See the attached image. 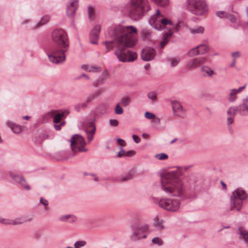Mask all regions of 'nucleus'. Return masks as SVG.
Returning a JSON list of instances; mask_svg holds the SVG:
<instances>
[{"label": "nucleus", "instance_id": "nucleus-1", "mask_svg": "<svg viewBox=\"0 0 248 248\" xmlns=\"http://www.w3.org/2000/svg\"><path fill=\"white\" fill-rule=\"evenodd\" d=\"M137 33V29L132 26L119 25L115 27L109 32V36L112 40L103 42L106 47L105 52L108 53L115 47L116 49L114 54L119 61H134L137 59V54L128 48L136 45L137 40L134 34Z\"/></svg>", "mask_w": 248, "mask_h": 248}, {"label": "nucleus", "instance_id": "nucleus-2", "mask_svg": "<svg viewBox=\"0 0 248 248\" xmlns=\"http://www.w3.org/2000/svg\"><path fill=\"white\" fill-rule=\"evenodd\" d=\"M52 38L54 46L47 54L48 59L54 63H62L65 60V52L69 47L67 34L63 30L57 29L52 32Z\"/></svg>", "mask_w": 248, "mask_h": 248}, {"label": "nucleus", "instance_id": "nucleus-3", "mask_svg": "<svg viewBox=\"0 0 248 248\" xmlns=\"http://www.w3.org/2000/svg\"><path fill=\"white\" fill-rule=\"evenodd\" d=\"M162 189L168 194L182 197L185 192L183 184L178 177L177 171L168 172L161 176Z\"/></svg>", "mask_w": 248, "mask_h": 248}, {"label": "nucleus", "instance_id": "nucleus-4", "mask_svg": "<svg viewBox=\"0 0 248 248\" xmlns=\"http://www.w3.org/2000/svg\"><path fill=\"white\" fill-rule=\"evenodd\" d=\"M150 9L147 0H131L129 14L132 19L137 20Z\"/></svg>", "mask_w": 248, "mask_h": 248}, {"label": "nucleus", "instance_id": "nucleus-5", "mask_svg": "<svg viewBox=\"0 0 248 248\" xmlns=\"http://www.w3.org/2000/svg\"><path fill=\"white\" fill-rule=\"evenodd\" d=\"M186 8L196 16L204 15L207 11V5L204 0H186Z\"/></svg>", "mask_w": 248, "mask_h": 248}, {"label": "nucleus", "instance_id": "nucleus-6", "mask_svg": "<svg viewBox=\"0 0 248 248\" xmlns=\"http://www.w3.org/2000/svg\"><path fill=\"white\" fill-rule=\"evenodd\" d=\"M248 194L245 190L237 188L232 193L231 196V210L236 209L239 211L243 205V202L248 198Z\"/></svg>", "mask_w": 248, "mask_h": 248}, {"label": "nucleus", "instance_id": "nucleus-7", "mask_svg": "<svg viewBox=\"0 0 248 248\" xmlns=\"http://www.w3.org/2000/svg\"><path fill=\"white\" fill-rule=\"evenodd\" d=\"M149 23L153 28L157 30H161L164 29L166 25H172L171 21L166 18H164L159 10H156L155 14L150 17Z\"/></svg>", "mask_w": 248, "mask_h": 248}, {"label": "nucleus", "instance_id": "nucleus-8", "mask_svg": "<svg viewBox=\"0 0 248 248\" xmlns=\"http://www.w3.org/2000/svg\"><path fill=\"white\" fill-rule=\"evenodd\" d=\"M71 147L73 152H76L77 150L80 152H85L87 149L85 148L86 142L83 137L78 134L73 135L70 140Z\"/></svg>", "mask_w": 248, "mask_h": 248}, {"label": "nucleus", "instance_id": "nucleus-9", "mask_svg": "<svg viewBox=\"0 0 248 248\" xmlns=\"http://www.w3.org/2000/svg\"><path fill=\"white\" fill-rule=\"evenodd\" d=\"M159 206L168 211L176 212L180 207V200L177 199H161L158 202Z\"/></svg>", "mask_w": 248, "mask_h": 248}, {"label": "nucleus", "instance_id": "nucleus-10", "mask_svg": "<svg viewBox=\"0 0 248 248\" xmlns=\"http://www.w3.org/2000/svg\"><path fill=\"white\" fill-rule=\"evenodd\" d=\"M148 230V226L147 225L134 226L133 228V234L131 236V239L133 241H136L141 238H146V235L142 234L147 232Z\"/></svg>", "mask_w": 248, "mask_h": 248}, {"label": "nucleus", "instance_id": "nucleus-11", "mask_svg": "<svg viewBox=\"0 0 248 248\" xmlns=\"http://www.w3.org/2000/svg\"><path fill=\"white\" fill-rule=\"evenodd\" d=\"M173 114L175 116L184 118L186 115V110L181 103L177 100H173L171 102Z\"/></svg>", "mask_w": 248, "mask_h": 248}, {"label": "nucleus", "instance_id": "nucleus-12", "mask_svg": "<svg viewBox=\"0 0 248 248\" xmlns=\"http://www.w3.org/2000/svg\"><path fill=\"white\" fill-rule=\"evenodd\" d=\"M206 62L204 57H199L190 60L186 64V67L187 70H192L199 67Z\"/></svg>", "mask_w": 248, "mask_h": 248}, {"label": "nucleus", "instance_id": "nucleus-13", "mask_svg": "<svg viewBox=\"0 0 248 248\" xmlns=\"http://www.w3.org/2000/svg\"><path fill=\"white\" fill-rule=\"evenodd\" d=\"M155 50L151 47H146L143 49L141 53V57L144 61H151L155 57Z\"/></svg>", "mask_w": 248, "mask_h": 248}, {"label": "nucleus", "instance_id": "nucleus-14", "mask_svg": "<svg viewBox=\"0 0 248 248\" xmlns=\"http://www.w3.org/2000/svg\"><path fill=\"white\" fill-rule=\"evenodd\" d=\"M10 175L12 179L17 183L19 184L22 187L29 190L31 189L30 186L27 184L25 178L20 175L14 174L12 172H10Z\"/></svg>", "mask_w": 248, "mask_h": 248}, {"label": "nucleus", "instance_id": "nucleus-15", "mask_svg": "<svg viewBox=\"0 0 248 248\" xmlns=\"http://www.w3.org/2000/svg\"><path fill=\"white\" fill-rule=\"evenodd\" d=\"M95 131L96 127L93 122H89L87 124V126L85 129V132L86 134L88 141L90 142L93 140Z\"/></svg>", "mask_w": 248, "mask_h": 248}, {"label": "nucleus", "instance_id": "nucleus-16", "mask_svg": "<svg viewBox=\"0 0 248 248\" xmlns=\"http://www.w3.org/2000/svg\"><path fill=\"white\" fill-rule=\"evenodd\" d=\"M100 31L101 26L99 25H95L91 31L90 35V39L92 44H97Z\"/></svg>", "mask_w": 248, "mask_h": 248}, {"label": "nucleus", "instance_id": "nucleus-17", "mask_svg": "<svg viewBox=\"0 0 248 248\" xmlns=\"http://www.w3.org/2000/svg\"><path fill=\"white\" fill-rule=\"evenodd\" d=\"M78 0H70L67 6V15L69 17H73L78 9Z\"/></svg>", "mask_w": 248, "mask_h": 248}, {"label": "nucleus", "instance_id": "nucleus-18", "mask_svg": "<svg viewBox=\"0 0 248 248\" xmlns=\"http://www.w3.org/2000/svg\"><path fill=\"white\" fill-rule=\"evenodd\" d=\"M239 112L238 107L233 106L230 107L227 111V113L228 115L227 117V124L230 125L232 124L234 121V117L236 115V112Z\"/></svg>", "mask_w": 248, "mask_h": 248}, {"label": "nucleus", "instance_id": "nucleus-19", "mask_svg": "<svg viewBox=\"0 0 248 248\" xmlns=\"http://www.w3.org/2000/svg\"><path fill=\"white\" fill-rule=\"evenodd\" d=\"M239 113L242 115H246L248 113V97L244 99L242 103L238 106Z\"/></svg>", "mask_w": 248, "mask_h": 248}, {"label": "nucleus", "instance_id": "nucleus-20", "mask_svg": "<svg viewBox=\"0 0 248 248\" xmlns=\"http://www.w3.org/2000/svg\"><path fill=\"white\" fill-rule=\"evenodd\" d=\"M168 30V31L163 34L162 40L160 43V46L162 48L168 43L172 34L171 29L169 28Z\"/></svg>", "mask_w": 248, "mask_h": 248}, {"label": "nucleus", "instance_id": "nucleus-21", "mask_svg": "<svg viewBox=\"0 0 248 248\" xmlns=\"http://www.w3.org/2000/svg\"><path fill=\"white\" fill-rule=\"evenodd\" d=\"M237 233L239 235V238L243 240L246 243L248 244V231L242 227H239L237 230Z\"/></svg>", "mask_w": 248, "mask_h": 248}, {"label": "nucleus", "instance_id": "nucleus-22", "mask_svg": "<svg viewBox=\"0 0 248 248\" xmlns=\"http://www.w3.org/2000/svg\"><path fill=\"white\" fill-rule=\"evenodd\" d=\"M230 10L233 13L236 15L234 16L231 14H227L226 18H228L231 22L233 23H235L237 19L238 18L239 19L240 18L239 13L233 10V6L232 5L231 6Z\"/></svg>", "mask_w": 248, "mask_h": 248}, {"label": "nucleus", "instance_id": "nucleus-23", "mask_svg": "<svg viewBox=\"0 0 248 248\" xmlns=\"http://www.w3.org/2000/svg\"><path fill=\"white\" fill-rule=\"evenodd\" d=\"M77 220V217L72 215H66L62 216L60 217V220L63 222H68L72 223L75 222Z\"/></svg>", "mask_w": 248, "mask_h": 248}, {"label": "nucleus", "instance_id": "nucleus-24", "mask_svg": "<svg viewBox=\"0 0 248 248\" xmlns=\"http://www.w3.org/2000/svg\"><path fill=\"white\" fill-rule=\"evenodd\" d=\"M7 124L14 133H19L21 131V128L19 125L11 122H7Z\"/></svg>", "mask_w": 248, "mask_h": 248}, {"label": "nucleus", "instance_id": "nucleus-25", "mask_svg": "<svg viewBox=\"0 0 248 248\" xmlns=\"http://www.w3.org/2000/svg\"><path fill=\"white\" fill-rule=\"evenodd\" d=\"M163 221L159 220L157 216L155 217L154 219V227L156 228L157 230L161 231L164 229L163 225Z\"/></svg>", "mask_w": 248, "mask_h": 248}, {"label": "nucleus", "instance_id": "nucleus-26", "mask_svg": "<svg viewBox=\"0 0 248 248\" xmlns=\"http://www.w3.org/2000/svg\"><path fill=\"white\" fill-rule=\"evenodd\" d=\"M201 72L203 73L202 74L203 77H211L214 73L213 71L208 66H203L201 68Z\"/></svg>", "mask_w": 248, "mask_h": 248}, {"label": "nucleus", "instance_id": "nucleus-27", "mask_svg": "<svg viewBox=\"0 0 248 248\" xmlns=\"http://www.w3.org/2000/svg\"><path fill=\"white\" fill-rule=\"evenodd\" d=\"M141 35L144 40H149L151 37L152 32L147 29H143L141 31Z\"/></svg>", "mask_w": 248, "mask_h": 248}, {"label": "nucleus", "instance_id": "nucleus-28", "mask_svg": "<svg viewBox=\"0 0 248 248\" xmlns=\"http://www.w3.org/2000/svg\"><path fill=\"white\" fill-rule=\"evenodd\" d=\"M50 18L48 16H45L42 17L39 23H38L35 27L34 28V29H37L40 27L41 26L47 23L49 20Z\"/></svg>", "mask_w": 248, "mask_h": 248}, {"label": "nucleus", "instance_id": "nucleus-29", "mask_svg": "<svg viewBox=\"0 0 248 248\" xmlns=\"http://www.w3.org/2000/svg\"><path fill=\"white\" fill-rule=\"evenodd\" d=\"M107 106L101 104L96 108V113L99 114H104L107 112Z\"/></svg>", "mask_w": 248, "mask_h": 248}, {"label": "nucleus", "instance_id": "nucleus-30", "mask_svg": "<svg viewBox=\"0 0 248 248\" xmlns=\"http://www.w3.org/2000/svg\"><path fill=\"white\" fill-rule=\"evenodd\" d=\"M197 47H198V49H198V51H199V55L204 54L209 50L208 46L204 44H201L198 46Z\"/></svg>", "mask_w": 248, "mask_h": 248}, {"label": "nucleus", "instance_id": "nucleus-31", "mask_svg": "<svg viewBox=\"0 0 248 248\" xmlns=\"http://www.w3.org/2000/svg\"><path fill=\"white\" fill-rule=\"evenodd\" d=\"M23 221H18L17 220L12 221L11 222L9 221V220L2 218L0 217V223L3 224H13V225H18L22 223Z\"/></svg>", "mask_w": 248, "mask_h": 248}, {"label": "nucleus", "instance_id": "nucleus-32", "mask_svg": "<svg viewBox=\"0 0 248 248\" xmlns=\"http://www.w3.org/2000/svg\"><path fill=\"white\" fill-rule=\"evenodd\" d=\"M155 4L161 6L165 7L168 5L169 3V0H151Z\"/></svg>", "mask_w": 248, "mask_h": 248}, {"label": "nucleus", "instance_id": "nucleus-33", "mask_svg": "<svg viewBox=\"0 0 248 248\" xmlns=\"http://www.w3.org/2000/svg\"><path fill=\"white\" fill-rule=\"evenodd\" d=\"M134 177L133 171H130L126 174L125 176L121 177L120 179V181L122 182H126L128 180L132 179Z\"/></svg>", "mask_w": 248, "mask_h": 248}, {"label": "nucleus", "instance_id": "nucleus-34", "mask_svg": "<svg viewBox=\"0 0 248 248\" xmlns=\"http://www.w3.org/2000/svg\"><path fill=\"white\" fill-rule=\"evenodd\" d=\"M198 47L196 46L194 48L191 49L187 53V55L190 57L199 55V51H198Z\"/></svg>", "mask_w": 248, "mask_h": 248}, {"label": "nucleus", "instance_id": "nucleus-35", "mask_svg": "<svg viewBox=\"0 0 248 248\" xmlns=\"http://www.w3.org/2000/svg\"><path fill=\"white\" fill-rule=\"evenodd\" d=\"M190 32L193 34L202 33L204 31V28L202 26L198 27L195 28L191 29Z\"/></svg>", "mask_w": 248, "mask_h": 248}, {"label": "nucleus", "instance_id": "nucleus-36", "mask_svg": "<svg viewBox=\"0 0 248 248\" xmlns=\"http://www.w3.org/2000/svg\"><path fill=\"white\" fill-rule=\"evenodd\" d=\"M236 93H237L236 90H235V89L232 90L231 93H230V97L229 98V101L231 102H233L236 97Z\"/></svg>", "mask_w": 248, "mask_h": 248}, {"label": "nucleus", "instance_id": "nucleus-37", "mask_svg": "<svg viewBox=\"0 0 248 248\" xmlns=\"http://www.w3.org/2000/svg\"><path fill=\"white\" fill-rule=\"evenodd\" d=\"M87 107V103L83 102L77 104L75 106V109L77 111L79 112L81 109Z\"/></svg>", "mask_w": 248, "mask_h": 248}, {"label": "nucleus", "instance_id": "nucleus-38", "mask_svg": "<svg viewBox=\"0 0 248 248\" xmlns=\"http://www.w3.org/2000/svg\"><path fill=\"white\" fill-rule=\"evenodd\" d=\"M64 117V113H58L54 117L53 122L55 124L59 123L61 119Z\"/></svg>", "mask_w": 248, "mask_h": 248}, {"label": "nucleus", "instance_id": "nucleus-39", "mask_svg": "<svg viewBox=\"0 0 248 248\" xmlns=\"http://www.w3.org/2000/svg\"><path fill=\"white\" fill-rule=\"evenodd\" d=\"M180 62V59L178 58H173L170 61V65L171 67H174L176 66Z\"/></svg>", "mask_w": 248, "mask_h": 248}, {"label": "nucleus", "instance_id": "nucleus-40", "mask_svg": "<svg viewBox=\"0 0 248 248\" xmlns=\"http://www.w3.org/2000/svg\"><path fill=\"white\" fill-rule=\"evenodd\" d=\"M152 242L158 246H161L163 244V241L157 237L153 238L152 240Z\"/></svg>", "mask_w": 248, "mask_h": 248}, {"label": "nucleus", "instance_id": "nucleus-41", "mask_svg": "<svg viewBox=\"0 0 248 248\" xmlns=\"http://www.w3.org/2000/svg\"><path fill=\"white\" fill-rule=\"evenodd\" d=\"M156 95L157 94L155 92H150L148 93L147 95L148 98L153 101L156 100Z\"/></svg>", "mask_w": 248, "mask_h": 248}, {"label": "nucleus", "instance_id": "nucleus-42", "mask_svg": "<svg viewBox=\"0 0 248 248\" xmlns=\"http://www.w3.org/2000/svg\"><path fill=\"white\" fill-rule=\"evenodd\" d=\"M155 157L159 160H165L168 158V155L165 153H160L156 155Z\"/></svg>", "mask_w": 248, "mask_h": 248}, {"label": "nucleus", "instance_id": "nucleus-43", "mask_svg": "<svg viewBox=\"0 0 248 248\" xmlns=\"http://www.w3.org/2000/svg\"><path fill=\"white\" fill-rule=\"evenodd\" d=\"M130 102V99L126 97H124V98H122L121 101V104L124 107H126V106H128Z\"/></svg>", "mask_w": 248, "mask_h": 248}, {"label": "nucleus", "instance_id": "nucleus-44", "mask_svg": "<svg viewBox=\"0 0 248 248\" xmlns=\"http://www.w3.org/2000/svg\"><path fill=\"white\" fill-rule=\"evenodd\" d=\"M115 113L117 114L120 115L123 113V108L119 105H117L114 110Z\"/></svg>", "mask_w": 248, "mask_h": 248}, {"label": "nucleus", "instance_id": "nucleus-45", "mask_svg": "<svg viewBox=\"0 0 248 248\" xmlns=\"http://www.w3.org/2000/svg\"><path fill=\"white\" fill-rule=\"evenodd\" d=\"M85 244L86 242L85 241H79L75 243L74 246L76 248H79L85 246Z\"/></svg>", "mask_w": 248, "mask_h": 248}, {"label": "nucleus", "instance_id": "nucleus-46", "mask_svg": "<svg viewBox=\"0 0 248 248\" xmlns=\"http://www.w3.org/2000/svg\"><path fill=\"white\" fill-rule=\"evenodd\" d=\"M216 15L217 16L222 18V17H225L226 16L227 13H226L224 11H217L216 12Z\"/></svg>", "mask_w": 248, "mask_h": 248}, {"label": "nucleus", "instance_id": "nucleus-47", "mask_svg": "<svg viewBox=\"0 0 248 248\" xmlns=\"http://www.w3.org/2000/svg\"><path fill=\"white\" fill-rule=\"evenodd\" d=\"M88 12L89 17L90 18H93V14H94V10L91 6H89L88 7Z\"/></svg>", "mask_w": 248, "mask_h": 248}, {"label": "nucleus", "instance_id": "nucleus-48", "mask_svg": "<svg viewBox=\"0 0 248 248\" xmlns=\"http://www.w3.org/2000/svg\"><path fill=\"white\" fill-rule=\"evenodd\" d=\"M145 117L148 119H152L154 118L155 117V114L150 113L149 112H146L144 114Z\"/></svg>", "mask_w": 248, "mask_h": 248}, {"label": "nucleus", "instance_id": "nucleus-49", "mask_svg": "<svg viewBox=\"0 0 248 248\" xmlns=\"http://www.w3.org/2000/svg\"><path fill=\"white\" fill-rule=\"evenodd\" d=\"M109 122L110 125L113 126H117L119 124L118 120L116 119H110Z\"/></svg>", "mask_w": 248, "mask_h": 248}, {"label": "nucleus", "instance_id": "nucleus-50", "mask_svg": "<svg viewBox=\"0 0 248 248\" xmlns=\"http://www.w3.org/2000/svg\"><path fill=\"white\" fill-rule=\"evenodd\" d=\"M136 154V152L134 150H130L125 152V156H133Z\"/></svg>", "mask_w": 248, "mask_h": 248}, {"label": "nucleus", "instance_id": "nucleus-51", "mask_svg": "<svg viewBox=\"0 0 248 248\" xmlns=\"http://www.w3.org/2000/svg\"><path fill=\"white\" fill-rule=\"evenodd\" d=\"M132 139L134 142H135L137 143H138L140 141V139L139 137L138 136L136 135H133L132 136Z\"/></svg>", "mask_w": 248, "mask_h": 248}, {"label": "nucleus", "instance_id": "nucleus-52", "mask_svg": "<svg viewBox=\"0 0 248 248\" xmlns=\"http://www.w3.org/2000/svg\"><path fill=\"white\" fill-rule=\"evenodd\" d=\"M120 151L119 152L118 156L119 157H121L124 155L125 156V152L123 150L122 147L120 148Z\"/></svg>", "mask_w": 248, "mask_h": 248}, {"label": "nucleus", "instance_id": "nucleus-53", "mask_svg": "<svg viewBox=\"0 0 248 248\" xmlns=\"http://www.w3.org/2000/svg\"><path fill=\"white\" fill-rule=\"evenodd\" d=\"M98 69V68L96 66H89V69H88V71L89 72H96Z\"/></svg>", "mask_w": 248, "mask_h": 248}, {"label": "nucleus", "instance_id": "nucleus-54", "mask_svg": "<svg viewBox=\"0 0 248 248\" xmlns=\"http://www.w3.org/2000/svg\"><path fill=\"white\" fill-rule=\"evenodd\" d=\"M117 143L122 146H124L125 144V141L122 139L118 138L117 139Z\"/></svg>", "mask_w": 248, "mask_h": 248}, {"label": "nucleus", "instance_id": "nucleus-55", "mask_svg": "<svg viewBox=\"0 0 248 248\" xmlns=\"http://www.w3.org/2000/svg\"><path fill=\"white\" fill-rule=\"evenodd\" d=\"M40 202L45 206L48 205V202L47 200L44 199L43 198H41L40 200Z\"/></svg>", "mask_w": 248, "mask_h": 248}, {"label": "nucleus", "instance_id": "nucleus-56", "mask_svg": "<svg viewBox=\"0 0 248 248\" xmlns=\"http://www.w3.org/2000/svg\"><path fill=\"white\" fill-rule=\"evenodd\" d=\"M103 82V79H98L96 80V81L94 83L95 87H97L98 84L100 83H102Z\"/></svg>", "mask_w": 248, "mask_h": 248}, {"label": "nucleus", "instance_id": "nucleus-57", "mask_svg": "<svg viewBox=\"0 0 248 248\" xmlns=\"http://www.w3.org/2000/svg\"><path fill=\"white\" fill-rule=\"evenodd\" d=\"M232 56L234 58H236L240 56L239 52L238 51H235L232 53Z\"/></svg>", "mask_w": 248, "mask_h": 248}, {"label": "nucleus", "instance_id": "nucleus-58", "mask_svg": "<svg viewBox=\"0 0 248 248\" xmlns=\"http://www.w3.org/2000/svg\"><path fill=\"white\" fill-rule=\"evenodd\" d=\"M54 127L56 130H60L61 129V127L60 124H54Z\"/></svg>", "mask_w": 248, "mask_h": 248}, {"label": "nucleus", "instance_id": "nucleus-59", "mask_svg": "<svg viewBox=\"0 0 248 248\" xmlns=\"http://www.w3.org/2000/svg\"><path fill=\"white\" fill-rule=\"evenodd\" d=\"M245 85L243 86L239 87L237 90H236L237 93L241 92L245 88Z\"/></svg>", "mask_w": 248, "mask_h": 248}, {"label": "nucleus", "instance_id": "nucleus-60", "mask_svg": "<svg viewBox=\"0 0 248 248\" xmlns=\"http://www.w3.org/2000/svg\"><path fill=\"white\" fill-rule=\"evenodd\" d=\"M221 184L222 186V187L224 189H226L227 188V186H226V185L225 184V183H224L223 181H221Z\"/></svg>", "mask_w": 248, "mask_h": 248}, {"label": "nucleus", "instance_id": "nucleus-61", "mask_svg": "<svg viewBox=\"0 0 248 248\" xmlns=\"http://www.w3.org/2000/svg\"><path fill=\"white\" fill-rule=\"evenodd\" d=\"M82 77H84V78H86V79H88L89 78V77H88V76H87V75H86V74H82V75H81L80 76V78H82Z\"/></svg>", "mask_w": 248, "mask_h": 248}, {"label": "nucleus", "instance_id": "nucleus-62", "mask_svg": "<svg viewBox=\"0 0 248 248\" xmlns=\"http://www.w3.org/2000/svg\"><path fill=\"white\" fill-rule=\"evenodd\" d=\"M82 68L85 70H86L88 71V69H89V66L86 65H83L82 66Z\"/></svg>", "mask_w": 248, "mask_h": 248}, {"label": "nucleus", "instance_id": "nucleus-63", "mask_svg": "<svg viewBox=\"0 0 248 248\" xmlns=\"http://www.w3.org/2000/svg\"><path fill=\"white\" fill-rule=\"evenodd\" d=\"M235 60L234 59V60L232 61V63H231V67H233V66H234V65H235Z\"/></svg>", "mask_w": 248, "mask_h": 248}, {"label": "nucleus", "instance_id": "nucleus-64", "mask_svg": "<svg viewBox=\"0 0 248 248\" xmlns=\"http://www.w3.org/2000/svg\"><path fill=\"white\" fill-rule=\"evenodd\" d=\"M245 12H246V15H247V16L248 17V7H246L245 8Z\"/></svg>", "mask_w": 248, "mask_h": 248}]
</instances>
